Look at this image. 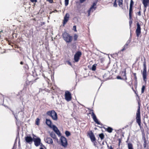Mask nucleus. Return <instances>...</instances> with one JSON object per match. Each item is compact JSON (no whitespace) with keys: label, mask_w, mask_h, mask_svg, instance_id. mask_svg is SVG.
I'll list each match as a JSON object with an SVG mask.
<instances>
[{"label":"nucleus","mask_w":149,"mask_h":149,"mask_svg":"<svg viewBox=\"0 0 149 149\" xmlns=\"http://www.w3.org/2000/svg\"><path fill=\"white\" fill-rule=\"evenodd\" d=\"M62 36L63 39L66 43L71 42L73 40L72 36L66 32H64L62 33Z\"/></svg>","instance_id":"obj_1"},{"label":"nucleus","mask_w":149,"mask_h":149,"mask_svg":"<svg viewBox=\"0 0 149 149\" xmlns=\"http://www.w3.org/2000/svg\"><path fill=\"white\" fill-rule=\"evenodd\" d=\"M141 72L143 76L144 82L146 84L147 80V72L146 63L145 60L143 62V70L141 71Z\"/></svg>","instance_id":"obj_2"},{"label":"nucleus","mask_w":149,"mask_h":149,"mask_svg":"<svg viewBox=\"0 0 149 149\" xmlns=\"http://www.w3.org/2000/svg\"><path fill=\"white\" fill-rule=\"evenodd\" d=\"M47 115L50 116L52 119L54 120H56L58 117L56 113L54 110H52L51 111H49L47 112Z\"/></svg>","instance_id":"obj_3"},{"label":"nucleus","mask_w":149,"mask_h":149,"mask_svg":"<svg viewBox=\"0 0 149 149\" xmlns=\"http://www.w3.org/2000/svg\"><path fill=\"white\" fill-rule=\"evenodd\" d=\"M136 121L137 123L140 126H141V116H140V107H139L136 113Z\"/></svg>","instance_id":"obj_4"},{"label":"nucleus","mask_w":149,"mask_h":149,"mask_svg":"<svg viewBox=\"0 0 149 149\" xmlns=\"http://www.w3.org/2000/svg\"><path fill=\"white\" fill-rule=\"evenodd\" d=\"M134 2L133 0H131L129 10V18L131 19V17H132V15L133 14V7L134 4Z\"/></svg>","instance_id":"obj_5"},{"label":"nucleus","mask_w":149,"mask_h":149,"mask_svg":"<svg viewBox=\"0 0 149 149\" xmlns=\"http://www.w3.org/2000/svg\"><path fill=\"white\" fill-rule=\"evenodd\" d=\"M82 55L81 52L79 51H77L74 56V62H77L79 61L80 57Z\"/></svg>","instance_id":"obj_6"},{"label":"nucleus","mask_w":149,"mask_h":149,"mask_svg":"<svg viewBox=\"0 0 149 149\" xmlns=\"http://www.w3.org/2000/svg\"><path fill=\"white\" fill-rule=\"evenodd\" d=\"M61 145L64 148L67 147L68 143L66 139L63 136H61L60 139Z\"/></svg>","instance_id":"obj_7"},{"label":"nucleus","mask_w":149,"mask_h":149,"mask_svg":"<svg viewBox=\"0 0 149 149\" xmlns=\"http://www.w3.org/2000/svg\"><path fill=\"white\" fill-rule=\"evenodd\" d=\"M39 78H35V77L33 75H31L29 77L27 78V80L29 81V83H34L36 82V81L39 79Z\"/></svg>","instance_id":"obj_8"},{"label":"nucleus","mask_w":149,"mask_h":149,"mask_svg":"<svg viewBox=\"0 0 149 149\" xmlns=\"http://www.w3.org/2000/svg\"><path fill=\"white\" fill-rule=\"evenodd\" d=\"M72 98L71 94L68 91H65V99L68 101H70Z\"/></svg>","instance_id":"obj_9"},{"label":"nucleus","mask_w":149,"mask_h":149,"mask_svg":"<svg viewBox=\"0 0 149 149\" xmlns=\"http://www.w3.org/2000/svg\"><path fill=\"white\" fill-rule=\"evenodd\" d=\"M141 28L140 25L138 23L137 24V28L136 30V36L139 37L141 34Z\"/></svg>","instance_id":"obj_10"},{"label":"nucleus","mask_w":149,"mask_h":149,"mask_svg":"<svg viewBox=\"0 0 149 149\" xmlns=\"http://www.w3.org/2000/svg\"><path fill=\"white\" fill-rule=\"evenodd\" d=\"M120 74L121 77H122L123 79L125 80H127L126 68L123 71H121Z\"/></svg>","instance_id":"obj_11"},{"label":"nucleus","mask_w":149,"mask_h":149,"mask_svg":"<svg viewBox=\"0 0 149 149\" xmlns=\"http://www.w3.org/2000/svg\"><path fill=\"white\" fill-rule=\"evenodd\" d=\"M96 3L94 2L93 3L92 5L91 6L90 9L88 11V16H90V13L92 11V12L94 10H92L93 9H94V10H95V9L96 8Z\"/></svg>","instance_id":"obj_12"},{"label":"nucleus","mask_w":149,"mask_h":149,"mask_svg":"<svg viewBox=\"0 0 149 149\" xmlns=\"http://www.w3.org/2000/svg\"><path fill=\"white\" fill-rule=\"evenodd\" d=\"M70 15L69 13H66L64 16L63 21V24L64 25L65 24L69 19Z\"/></svg>","instance_id":"obj_13"},{"label":"nucleus","mask_w":149,"mask_h":149,"mask_svg":"<svg viewBox=\"0 0 149 149\" xmlns=\"http://www.w3.org/2000/svg\"><path fill=\"white\" fill-rule=\"evenodd\" d=\"M33 141L34 142V144L36 146H39L40 144L41 140L39 138H34Z\"/></svg>","instance_id":"obj_14"},{"label":"nucleus","mask_w":149,"mask_h":149,"mask_svg":"<svg viewBox=\"0 0 149 149\" xmlns=\"http://www.w3.org/2000/svg\"><path fill=\"white\" fill-rule=\"evenodd\" d=\"M88 135L92 142H94L96 140V139L93 133L91 131L88 133Z\"/></svg>","instance_id":"obj_15"},{"label":"nucleus","mask_w":149,"mask_h":149,"mask_svg":"<svg viewBox=\"0 0 149 149\" xmlns=\"http://www.w3.org/2000/svg\"><path fill=\"white\" fill-rule=\"evenodd\" d=\"M25 139L26 142L29 144H31L33 140L30 136H26L25 137Z\"/></svg>","instance_id":"obj_16"},{"label":"nucleus","mask_w":149,"mask_h":149,"mask_svg":"<svg viewBox=\"0 0 149 149\" xmlns=\"http://www.w3.org/2000/svg\"><path fill=\"white\" fill-rule=\"evenodd\" d=\"M131 77L132 79H133V81H134V83L135 84H137V80L136 73L132 72V74H131Z\"/></svg>","instance_id":"obj_17"},{"label":"nucleus","mask_w":149,"mask_h":149,"mask_svg":"<svg viewBox=\"0 0 149 149\" xmlns=\"http://www.w3.org/2000/svg\"><path fill=\"white\" fill-rule=\"evenodd\" d=\"M53 130L56 132V133L58 136L60 135V131L58 130V128L54 125H52V128Z\"/></svg>","instance_id":"obj_18"},{"label":"nucleus","mask_w":149,"mask_h":149,"mask_svg":"<svg viewBox=\"0 0 149 149\" xmlns=\"http://www.w3.org/2000/svg\"><path fill=\"white\" fill-rule=\"evenodd\" d=\"M91 116L92 117V118H93V119L94 120V121L96 123H97V124H99V125L100 124V123L98 121V120L97 119V118L96 116L95 115V114L93 112H92Z\"/></svg>","instance_id":"obj_19"},{"label":"nucleus","mask_w":149,"mask_h":149,"mask_svg":"<svg viewBox=\"0 0 149 149\" xmlns=\"http://www.w3.org/2000/svg\"><path fill=\"white\" fill-rule=\"evenodd\" d=\"M130 42V40H128L125 45L123 47L122 49L121 50V51H123L128 47V46Z\"/></svg>","instance_id":"obj_20"},{"label":"nucleus","mask_w":149,"mask_h":149,"mask_svg":"<svg viewBox=\"0 0 149 149\" xmlns=\"http://www.w3.org/2000/svg\"><path fill=\"white\" fill-rule=\"evenodd\" d=\"M45 140L46 142L48 143L52 144L53 143L52 139L50 137H47Z\"/></svg>","instance_id":"obj_21"},{"label":"nucleus","mask_w":149,"mask_h":149,"mask_svg":"<svg viewBox=\"0 0 149 149\" xmlns=\"http://www.w3.org/2000/svg\"><path fill=\"white\" fill-rule=\"evenodd\" d=\"M142 3L145 8L149 4V0H143Z\"/></svg>","instance_id":"obj_22"},{"label":"nucleus","mask_w":149,"mask_h":149,"mask_svg":"<svg viewBox=\"0 0 149 149\" xmlns=\"http://www.w3.org/2000/svg\"><path fill=\"white\" fill-rule=\"evenodd\" d=\"M46 123L51 128H52V122L51 121L48 119H46Z\"/></svg>","instance_id":"obj_23"},{"label":"nucleus","mask_w":149,"mask_h":149,"mask_svg":"<svg viewBox=\"0 0 149 149\" xmlns=\"http://www.w3.org/2000/svg\"><path fill=\"white\" fill-rule=\"evenodd\" d=\"M118 3L119 6L123 9V0H118Z\"/></svg>","instance_id":"obj_24"},{"label":"nucleus","mask_w":149,"mask_h":149,"mask_svg":"<svg viewBox=\"0 0 149 149\" xmlns=\"http://www.w3.org/2000/svg\"><path fill=\"white\" fill-rule=\"evenodd\" d=\"M143 146L144 148H146V145L147 144V141L146 140V138L145 137H143Z\"/></svg>","instance_id":"obj_25"},{"label":"nucleus","mask_w":149,"mask_h":149,"mask_svg":"<svg viewBox=\"0 0 149 149\" xmlns=\"http://www.w3.org/2000/svg\"><path fill=\"white\" fill-rule=\"evenodd\" d=\"M128 149H133L132 145L130 143H128Z\"/></svg>","instance_id":"obj_26"},{"label":"nucleus","mask_w":149,"mask_h":149,"mask_svg":"<svg viewBox=\"0 0 149 149\" xmlns=\"http://www.w3.org/2000/svg\"><path fill=\"white\" fill-rule=\"evenodd\" d=\"M78 38V36L76 34H74L73 37V40L74 41H76L77 40Z\"/></svg>","instance_id":"obj_27"},{"label":"nucleus","mask_w":149,"mask_h":149,"mask_svg":"<svg viewBox=\"0 0 149 149\" xmlns=\"http://www.w3.org/2000/svg\"><path fill=\"white\" fill-rule=\"evenodd\" d=\"M106 130L109 132L111 133L112 132L113 129L111 127H108L107 129Z\"/></svg>","instance_id":"obj_28"},{"label":"nucleus","mask_w":149,"mask_h":149,"mask_svg":"<svg viewBox=\"0 0 149 149\" xmlns=\"http://www.w3.org/2000/svg\"><path fill=\"white\" fill-rule=\"evenodd\" d=\"M50 136L53 139H55L56 138V136L55 134L53 133H51L50 134Z\"/></svg>","instance_id":"obj_29"},{"label":"nucleus","mask_w":149,"mask_h":149,"mask_svg":"<svg viewBox=\"0 0 149 149\" xmlns=\"http://www.w3.org/2000/svg\"><path fill=\"white\" fill-rule=\"evenodd\" d=\"M129 19H130V21L129 22V23L130 27H131V25L132 23V17H131V19H130V18H129Z\"/></svg>","instance_id":"obj_30"},{"label":"nucleus","mask_w":149,"mask_h":149,"mask_svg":"<svg viewBox=\"0 0 149 149\" xmlns=\"http://www.w3.org/2000/svg\"><path fill=\"white\" fill-rule=\"evenodd\" d=\"M99 136L100 137V138L101 140L103 139L104 138V135L102 133L99 135Z\"/></svg>","instance_id":"obj_31"},{"label":"nucleus","mask_w":149,"mask_h":149,"mask_svg":"<svg viewBox=\"0 0 149 149\" xmlns=\"http://www.w3.org/2000/svg\"><path fill=\"white\" fill-rule=\"evenodd\" d=\"M65 134L67 136H69L70 135V133L68 131H66L65 132Z\"/></svg>","instance_id":"obj_32"},{"label":"nucleus","mask_w":149,"mask_h":149,"mask_svg":"<svg viewBox=\"0 0 149 149\" xmlns=\"http://www.w3.org/2000/svg\"><path fill=\"white\" fill-rule=\"evenodd\" d=\"M69 0H65V4L66 6H67L69 3Z\"/></svg>","instance_id":"obj_33"},{"label":"nucleus","mask_w":149,"mask_h":149,"mask_svg":"<svg viewBox=\"0 0 149 149\" xmlns=\"http://www.w3.org/2000/svg\"><path fill=\"white\" fill-rule=\"evenodd\" d=\"M40 120L39 118H37L36 119V124L37 125H38L39 123Z\"/></svg>","instance_id":"obj_34"},{"label":"nucleus","mask_w":149,"mask_h":149,"mask_svg":"<svg viewBox=\"0 0 149 149\" xmlns=\"http://www.w3.org/2000/svg\"><path fill=\"white\" fill-rule=\"evenodd\" d=\"M96 66L95 65H93L92 66V70L93 71H95L96 70Z\"/></svg>","instance_id":"obj_35"},{"label":"nucleus","mask_w":149,"mask_h":149,"mask_svg":"<svg viewBox=\"0 0 149 149\" xmlns=\"http://www.w3.org/2000/svg\"><path fill=\"white\" fill-rule=\"evenodd\" d=\"M145 89V86H142V88H141V93H143V92H144V91Z\"/></svg>","instance_id":"obj_36"},{"label":"nucleus","mask_w":149,"mask_h":149,"mask_svg":"<svg viewBox=\"0 0 149 149\" xmlns=\"http://www.w3.org/2000/svg\"><path fill=\"white\" fill-rule=\"evenodd\" d=\"M113 6L115 7H116L117 6V4L116 0H115L114 2Z\"/></svg>","instance_id":"obj_37"},{"label":"nucleus","mask_w":149,"mask_h":149,"mask_svg":"<svg viewBox=\"0 0 149 149\" xmlns=\"http://www.w3.org/2000/svg\"><path fill=\"white\" fill-rule=\"evenodd\" d=\"M73 30H74L76 32L77 31L76 29V26L75 25L74 26H73Z\"/></svg>","instance_id":"obj_38"},{"label":"nucleus","mask_w":149,"mask_h":149,"mask_svg":"<svg viewBox=\"0 0 149 149\" xmlns=\"http://www.w3.org/2000/svg\"><path fill=\"white\" fill-rule=\"evenodd\" d=\"M117 78L118 79H123L122 77H121V76H118L117 77Z\"/></svg>","instance_id":"obj_39"},{"label":"nucleus","mask_w":149,"mask_h":149,"mask_svg":"<svg viewBox=\"0 0 149 149\" xmlns=\"http://www.w3.org/2000/svg\"><path fill=\"white\" fill-rule=\"evenodd\" d=\"M47 1L49 2L50 3H53V0H46Z\"/></svg>","instance_id":"obj_40"},{"label":"nucleus","mask_w":149,"mask_h":149,"mask_svg":"<svg viewBox=\"0 0 149 149\" xmlns=\"http://www.w3.org/2000/svg\"><path fill=\"white\" fill-rule=\"evenodd\" d=\"M86 0H79V1L80 3H82L85 1Z\"/></svg>","instance_id":"obj_41"},{"label":"nucleus","mask_w":149,"mask_h":149,"mask_svg":"<svg viewBox=\"0 0 149 149\" xmlns=\"http://www.w3.org/2000/svg\"><path fill=\"white\" fill-rule=\"evenodd\" d=\"M137 13L139 16H140L141 15V12L140 11H139Z\"/></svg>","instance_id":"obj_42"},{"label":"nucleus","mask_w":149,"mask_h":149,"mask_svg":"<svg viewBox=\"0 0 149 149\" xmlns=\"http://www.w3.org/2000/svg\"><path fill=\"white\" fill-rule=\"evenodd\" d=\"M46 78V81H47V83H48V84H49V81H50V80L49 79H47V78Z\"/></svg>","instance_id":"obj_43"},{"label":"nucleus","mask_w":149,"mask_h":149,"mask_svg":"<svg viewBox=\"0 0 149 149\" xmlns=\"http://www.w3.org/2000/svg\"><path fill=\"white\" fill-rule=\"evenodd\" d=\"M67 62H68V65H70V66L72 65L70 61H68Z\"/></svg>","instance_id":"obj_44"},{"label":"nucleus","mask_w":149,"mask_h":149,"mask_svg":"<svg viewBox=\"0 0 149 149\" xmlns=\"http://www.w3.org/2000/svg\"><path fill=\"white\" fill-rule=\"evenodd\" d=\"M32 2H37V0H30Z\"/></svg>","instance_id":"obj_45"},{"label":"nucleus","mask_w":149,"mask_h":149,"mask_svg":"<svg viewBox=\"0 0 149 149\" xmlns=\"http://www.w3.org/2000/svg\"><path fill=\"white\" fill-rule=\"evenodd\" d=\"M45 23L44 22H42L41 24V26H42L44 24H45Z\"/></svg>","instance_id":"obj_46"},{"label":"nucleus","mask_w":149,"mask_h":149,"mask_svg":"<svg viewBox=\"0 0 149 149\" xmlns=\"http://www.w3.org/2000/svg\"><path fill=\"white\" fill-rule=\"evenodd\" d=\"M20 63L21 65H23V64H24V63L23 62L21 61V62H20Z\"/></svg>","instance_id":"obj_47"},{"label":"nucleus","mask_w":149,"mask_h":149,"mask_svg":"<svg viewBox=\"0 0 149 149\" xmlns=\"http://www.w3.org/2000/svg\"><path fill=\"white\" fill-rule=\"evenodd\" d=\"M3 31L2 30H1V31H0V34L1 33L3 32Z\"/></svg>","instance_id":"obj_48"},{"label":"nucleus","mask_w":149,"mask_h":149,"mask_svg":"<svg viewBox=\"0 0 149 149\" xmlns=\"http://www.w3.org/2000/svg\"><path fill=\"white\" fill-rule=\"evenodd\" d=\"M109 149H113V148L111 147L109 148Z\"/></svg>","instance_id":"obj_49"},{"label":"nucleus","mask_w":149,"mask_h":149,"mask_svg":"<svg viewBox=\"0 0 149 149\" xmlns=\"http://www.w3.org/2000/svg\"><path fill=\"white\" fill-rule=\"evenodd\" d=\"M6 41H8V39H7V38H6Z\"/></svg>","instance_id":"obj_50"},{"label":"nucleus","mask_w":149,"mask_h":149,"mask_svg":"<svg viewBox=\"0 0 149 149\" xmlns=\"http://www.w3.org/2000/svg\"><path fill=\"white\" fill-rule=\"evenodd\" d=\"M40 149H44L42 148H41Z\"/></svg>","instance_id":"obj_51"},{"label":"nucleus","mask_w":149,"mask_h":149,"mask_svg":"<svg viewBox=\"0 0 149 149\" xmlns=\"http://www.w3.org/2000/svg\"><path fill=\"white\" fill-rule=\"evenodd\" d=\"M105 76V75H104V76H103V77H104Z\"/></svg>","instance_id":"obj_52"},{"label":"nucleus","mask_w":149,"mask_h":149,"mask_svg":"<svg viewBox=\"0 0 149 149\" xmlns=\"http://www.w3.org/2000/svg\"><path fill=\"white\" fill-rule=\"evenodd\" d=\"M55 11H57V10H55Z\"/></svg>","instance_id":"obj_53"},{"label":"nucleus","mask_w":149,"mask_h":149,"mask_svg":"<svg viewBox=\"0 0 149 149\" xmlns=\"http://www.w3.org/2000/svg\"><path fill=\"white\" fill-rule=\"evenodd\" d=\"M120 140H119V143H120Z\"/></svg>","instance_id":"obj_54"},{"label":"nucleus","mask_w":149,"mask_h":149,"mask_svg":"<svg viewBox=\"0 0 149 149\" xmlns=\"http://www.w3.org/2000/svg\"><path fill=\"white\" fill-rule=\"evenodd\" d=\"M127 8H128V6H127Z\"/></svg>","instance_id":"obj_55"}]
</instances>
